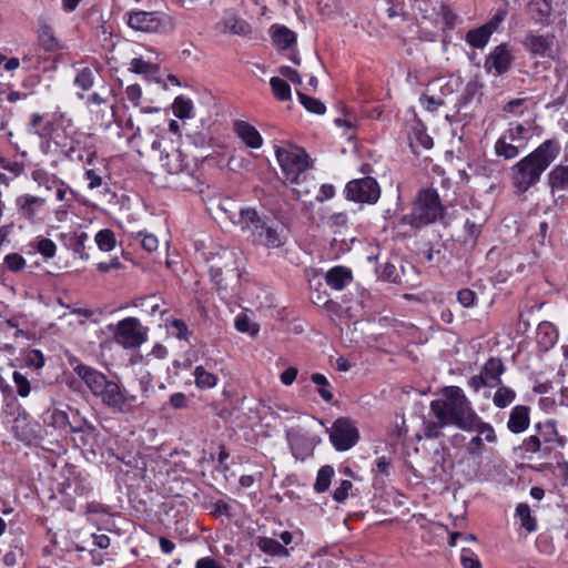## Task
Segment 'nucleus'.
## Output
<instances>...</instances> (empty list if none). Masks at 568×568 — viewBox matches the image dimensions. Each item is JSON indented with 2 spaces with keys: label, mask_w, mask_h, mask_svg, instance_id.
Instances as JSON below:
<instances>
[{
  "label": "nucleus",
  "mask_w": 568,
  "mask_h": 568,
  "mask_svg": "<svg viewBox=\"0 0 568 568\" xmlns=\"http://www.w3.org/2000/svg\"><path fill=\"white\" fill-rule=\"evenodd\" d=\"M561 151L557 139H547L534 151L521 158L509 170V179L515 193L523 195L535 187L544 173L557 160Z\"/></svg>",
  "instance_id": "nucleus-1"
},
{
  "label": "nucleus",
  "mask_w": 568,
  "mask_h": 568,
  "mask_svg": "<svg viewBox=\"0 0 568 568\" xmlns=\"http://www.w3.org/2000/svg\"><path fill=\"white\" fill-rule=\"evenodd\" d=\"M440 394L439 398L430 402V412L436 419L459 429L475 428L478 425L479 415L460 387L445 386Z\"/></svg>",
  "instance_id": "nucleus-2"
},
{
  "label": "nucleus",
  "mask_w": 568,
  "mask_h": 568,
  "mask_svg": "<svg viewBox=\"0 0 568 568\" xmlns=\"http://www.w3.org/2000/svg\"><path fill=\"white\" fill-rule=\"evenodd\" d=\"M73 371L87 385L92 395L100 398L102 404L114 413L125 414L133 409L135 397L126 396L120 385L109 379L102 372L82 363L73 366Z\"/></svg>",
  "instance_id": "nucleus-3"
},
{
  "label": "nucleus",
  "mask_w": 568,
  "mask_h": 568,
  "mask_svg": "<svg viewBox=\"0 0 568 568\" xmlns=\"http://www.w3.org/2000/svg\"><path fill=\"white\" fill-rule=\"evenodd\" d=\"M240 223L242 231L250 234L251 242L254 245L273 250L280 248L286 243L287 236L284 227L262 219L254 209H241Z\"/></svg>",
  "instance_id": "nucleus-4"
},
{
  "label": "nucleus",
  "mask_w": 568,
  "mask_h": 568,
  "mask_svg": "<svg viewBox=\"0 0 568 568\" xmlns=\"http://www.w3.org/2000/svg\"><path fill=\"white\" fill-rule=\"evenodd\" d=\"M534 434L525 437L516 448L521 455L548 457L557 447H564L566 439L560 436L555 419L538 422L532 427Z\"/></svg>",
  "instance_id": "nucleus-5"
},
{
  "label": "nucleus",
  "mask_w": 568,
  "mask_h": 568,
  "mask_svg": "<svg viewBox=\"0 0 568 568\" xmlns=\"http://www.w3.org/2000/svg\"><path fill=\"white\" fill-rule=\"evenodd\" d=\"M443 215V205L438 192L435 189H423L418 192L409 214L403 216L402 221L416 229L434 223Z\"/></svg>",
  "instance_id": "nucleus-6"
},
{
  "label": "nucleus",
  "mask_w": 568,
  "mask_h": 568,
  "mask_svg": "<svg viewBox=\"0 0 568 568\" xmlns=\"http://www.w3.org/2000/svg\"><path fill=\"white\" fill-rule=\"evenodd\" d=\"M126 24L134 31L171 34L176 27L172 16L163 11L131 10L125 13Z\"/></svg>",
  "instance_id": "nucleus-7"
},
{
  "label": "nucleus",
  "mask_w": 568,
  "mask_h": 568,
  "mask_svg": "<svg viewBox=\"0 0 568 568\" xmlns=\"http://www.w3.org/2000/svg\"><path fill=\"white\" fill-rule=\"evenodd\" d=\"M532 135V128L528 123L510 122L508 129L495 143V153L505 160L517 158L526 148Z\"/></svg>",
  "instance_id": "nucleus-8"
},
{
  "label": "nucleus",
  "mask_w": 568,
  "mask_h": 568,
  "mask_svg": "<svg viewBox=\"0 0 568 568\" xmlns=\"http://www.w3.org/2000/svg\"><path fill=\"white\" fill-rule=\"evenodd\" d=\"M275 154L286 181L291 184H300L301 176L310 166V158L305 150L290 145L277 148Z\"/></svg>",
  "instance_id": "nucleus-9"
},
{
  "label": "nucleus",
  "mask_w": 568,
  "mask_h": 568,
  "mask_svg": "<svg viewBox=\"0 0 568 568\" xmlns=\"http://www.w3.org/2000/svg\"><path fill=\"white\" fill-rule=\"evenodd\" d=\"M149 328L136 317H125L119 321L113 331L114 342L126 349L140 347L148 339Z\"/></svg>",
  "instance_id": "nucleus-10"
},
{
  "label": "nucleus",
  "mask_w": 568,
  "mask_h": 568,
  "mask_svg": "<svg viewBox=\"0 0 568 568\" xmlns=\"http://www.w3.org/2000/svg\"><path fill=\"white\" fill-rule=\"evenodd\" d=\"M346 197L357 203L375 204L381 196V187L372 176L349 181L345 187Z\"/></svg>",
  "instance_id": "nucleus-11"
},
{
  "label": "nucleus",
  "mask_w": 568,
  "mask_h": 568,
  "mask_svg": "<svg viewBox=\"0 0 568 568\" xmlns=\"http://www.w3.org/2000/svg\"><path fill=\"white\" fill-rule=\"evenodd\" d=\"M358 438V430L349 418L339 417L333 423L329 440L336 450H348L356 445Z\"/></svg>",
  "instance_id": "nucleus-12"
},
{
  "label": "nucleus",
  "mask_w": 568,
  "mask_h": 568,
  "mask_svg": "<svg viewBox=\"0 0 568 568\" xmlns=\"http://www.w3.org/2000/svg\"><path fill=\"white\" fill-rule=\"evenodd\" d=\"M211 277L221 288H226V278H239V267L236 265L235 253L231 250L223 248L217 260L211 265Z\"/></svg>",
  "instance_id": "nucleus-13"
},
{
  "label": "nucleus",
  "mask_w": 568,
  "mask_h": 568,
  "mask_svg": "<svg viewBox=\"0 0 568 568\" xmlns=\"http://www.w3.org/2000/svg\"><path fill=\"white\" fill-rule=\"evenodd\" d=\"M514 55L506 43L496 45L485 58L484 68L486 72L495 77L505 74L511 67Z\"/></svg>",
  "instance_id": "nucleus-14"
},
{
  "label": "nucleus",
  "mask_w": 568,
  "mask_h": 568,
  "mask_svg": "<svg viewBox=\"0 0 568 568\" xmlns=\"http://www.w3.org/2000/svg\"><path fill=\"white\" fill-rule=\"evenodd\" d=\"M465 432H475L476 435L470 438L466 445V452L470 456H479L485 448L484 443L495 444L497 443V434L491 424L486 423L479 416V423L475 428L464 429Z\"/></svg>",
  "instance_id": "nucleus-15"
},
{
  "label": "nucleus",
  "mask_w": 568,
  "mask_h": 568,
  "mask_svg": "<svg viewBox=\"0 0 568 568\" xmlns=\"http://www.w3.org/2000/svg\"><path fill=\"white\" fill-rule=\"evenodd\" d=\"M547 186L556 202L568 200V161L551 168L547 174Z\"/></svg>",
  "instance_id": "nucleus-16"
},
{
  "label": "nucleus",
  "mask_w": 568,
  "mask_h": 568,
  "mask_svg": "<svg viewBox=\"0 0 568 568\" xmlns=\"http://www.w3.org/2000/svg\"><path fill=\"white\" fill-rule=\"evenodd\" d=\"M47 200L29 193L19 195L16 199L18 214L24 220L36 223L42 220L41 215L45 210Z\"/></svg>",
  "instance_id": "nucleus-17"
},
{
  "label": "nucleus",
  "mask_w": 568,
  "mask_h": 568,
  "mask_svg": "<svg viewBox=\"0 0 568 568\" xmlns=\"http://www.w3.org/2000/svg\"><path fill=\"white\" fill-rule=\"evenodd\" d=\"M286 438L293 456L296 459L305 460L311 457L316 446V440L301 429L292 428L286 433Z\"/></svg>",
  "instance_id": "nucleus-18"
},
{
  "label": "nucleus",
  "mask_w": 568,
  "mask_h": 568,
  "mask_svg": "<svg viewBox=\"0 0 568 568\" xmlns=\"http://www.w3.org/2000/svg\"><path fill=\"white\" fill-rule=\"evenodd\" d=\"M554 43V36L538 34L534 31L526 33L523 40V45L532 54L537 57H546L551 51Z\"/></svg>",
  "instance_id": "nucleus-19"
},
{
  "label": "nucleus",
  "mask_w": 568,
  "mask_h": 568,
  "mask_svg": "<svg viewBox=\"0 0 568 568\" xmlns=\"http://www.w3.org/2000/svg\"><path fill=\"white\" fill-rule=\"evenodd\" d=\"M233 130L239 139L251 149H260L263 145V138L255 126L243 120L233 123Z\"/></svg>",
  "instance_id": "nucleus-20"
},
{
  "label": "nucleus",
  "mask_w": 568,
  "mask_h": 568,
  "mask_svg": "<svg viewBox=\"0 0 568 568\" xmlns=\"http://www.w3.org/2000/svg\"><path fill=\"white\" fill-rule=\"evenodd\" d=\"M530 425V407L517 405L513 407L507 420V429L513 434H521Z\"/></svg>",
  "instance_id": "nucleus-21"
},
{
  "label": "nucleus",
  "mask_w": 568,
  "mask_h": 568,
  "mask_svg": "<svg viewBox=\"0 0 568 568\" xmlns=\"http://www.w3.org/2000/svg\"><path fill=\"white\" fill-rule=\"evenodd\" d=\"M34 181L39 184H44L47 190H55V199L61 202V204H67L73 202L74 191L62 180L52 175L51 178L45 176L44 181H40L37 175H33Z\"/></svg>",
  "instance_id": "nucleus-22"
},
{
  "label": "nucleus",
  "mask_w": 568,
  "mask_h": 568,
  "mask_svg": "<svg viewBox=\"0 0 568 568\" xmlns=\"http://www.w3.org/2000/svg\"><path fill=\"white\" fill-rule=\"evenodd\" d=\"M527 12L535 23L548 26L552 12L551 0H529Z\"/></svg>",
  "instance_id": "nucleus-23"
},
{
  "label": "nucleus",
  "mask_w": 568,
  "mask_h": 568,
  "mask_svg": "<svg viewBox=\"0 0 568 568\" xmlns=\"http://www.w3.org/2000/svg\"><path fill=\"white\" fill-rule=\"evenodd\" d=\"M558 337V329L552 323L544 321L538 325L536 339L540 351L548 352L556 345Z\"/></svg>",
  "instance_id": "nucleus-24"
},
{
  "label": "nucleus",
  "mask_w": 568,
  "mask_h": 568,
  "mask_svg": "<svg viewBox=\"0 0 568 568\" xmlns=\"http://www.w3.org/2000/svg\"><path fill=\"white\" fill-rule=\"evenodd\" d=\"M161 166L169 174H180L184 172L189 174V168L185 162V158L178 149H173L170 153L161 154Z\"/></svg>",
  "instance_id": "nucleus-25"
},
{
  "label": "nucleus",
  "mask_w": 568,
  "mask_h": 568,
  "mask_svg": "<svg viewBox=\"0 0 568 568\" xmlns=\"http://www.w3.org/2000/svg\"><path fill=\"white\" fill-rule=\"evenodd\" d=\"M224 32H229L234 36H248L252 32L251 24L236 16L235 13H226L222 20Z\"/></svg>",
  "instance_id": "nucleus-26"
},
{
  "label": "nucleus",
  "mask_w": 568,
  "mask_h": 568,
  "mask_svg": "<svg viewBox=\"0 0 568 568\" xmlns=\"http://www.w3.org/2000/svg\"><path fill=\"white\" fill-rule=\"evenodd\" d=\"M325 281L333 290L341 291L352 281V272L347 267L335 266L327 271Z\"/></svg>",
  "instance_id": "nucleus-27"
},
{
  "label": "nucleus",
  "mask_w": 568,
  "mask_h": 568,
  "mask_svg": "<svg viewBox=\"0 0 568 568\" xmlns=\"http://www.w3.org/2000/svg\"><path fill=\"white\" fill-rule=\"evenodd\" d=\"M38 41L48 52L57 51L60 48L52 27L44 20H39Z\"/></svg>",
  "instance_id": "nucleus-28"
},
{
  "label": "nucleus",
  "mask_w": 568,
  "mask_h": 568,
  "mask_svg": "<svg viewBox=\"0 0 568 568\" xmlns=\"http://www.w3.org/2000/svg\"><path fill=\"white\" fill-rule=\"evenodd\" d=\"M53 131V123L44 119L40 113H32L28 124V132L36 134L41 139H48Z\"/></svg>",
  "instance_id": "nucleus-29"
},
{
  "label": "nucleus",
  "mask_w": 568,
  "mask_h": 568,
  "mask_svg": "<svg viewBox=\"0 0 568 568\" xmlns=\"http://www.w3.org/2000/svg\"><path fill=\"white\" fill-rule=\"evenodd\" d=\"M257 548L270 556L274 557H288L287 548L274 538L258 536L256 538Z\"/></svg>",
  "instance_id": "nucleus-30"
},
{
  "label": "nucleus",
  "mask_w": 568,
  "mask_h": 568,
  "mask_svg": "<svg viewBox=\"0 0 568 568\" xmlns=\"http://www.w3.org/2000/svg\"><path fill=\"white\" fill-rule=\"evenodd\" d=\"M272 39L280 50H286L296 42V33L285 26H273Z\"/></svg>",
  "instance_id": "nucleus-31"
},
{
  "label": "nucleus",
  "mask_w": 568,
  "mask_h": 568,
  "mask_svg": "<svg viewBox=\"0 0 568 568\" xmlns=\"http://www.w3.org/2000/svg\"><path fill=\"white\" fill-rule=\"evenodd\" d=\"M491 34L493 33L490 32L489 27L483 24L478 28L467 31L465 41L471 48L483 50L489 42Z\"/></svg>",
  "instance_id": "nucleus-32"
},
{
  "label": "nucleus",
  "mask_w": 568,
  "mask_h": 568,
  "mask_svg": "<svg viewBox=\"0 0 568 568\" xmlns=\"http://www.w3.org/2000/svg\"><path fill=\"white\" fill-rule=\"evenodd\" d=\"M480 372L484 374V376L490 384H494V386H496L501 384L500 376L505 372V366L500 358L490 357L485 363Z\"/></svg>",
  "instance_id": "nucleus-33"
},
{
  "label": "nucleus",
  "mask_w": 568,
  "mask_h": 568,
  "mask_svg": "<svg viewBox=\"0 0 568 568\" xmlns=\"http://www.w3.org/2000/svg\"><path fill=\"white\" fill-rule=\"evenodd\" d=\"M98 72V68L95 70L90 67L79 69L73 80L74 87L83 92L90 91L95 83V73Z\"/></svg>",
  "instance_id": "nucleus-34"
},
{
  "label": "nucleus",
  "mask_w": 568,
  "mask_h": 568,
  "mask_svg": "<svg viewBox=\"0 0 568 568\" xmlns=\"http://www.w3.org/2000/svg\"><path fill=\"white\" fill-rule=\"evenodd\" d=\"M129 70L133 73L152 78L159 73L160 67L158 62L144 60L143 58H134L130 62Z\"/></svg>",
  "instance_id": "nucleus-35"
},
{
  "label": "nucleus",
  "mask_w": 568,
  "mask_h": 568,
  "mask_svg": "<svg viewBox=\"0 0 568 568\" xmlns=\"http://www.w3.org/2000/svg\"><path fill=\"white\" fill-rule=\"evenodd\" d=\"M194 383L199 389L213 388L217 384V376L209 372L204 366L197 365L193 372Z\"/></svg>",
  "instance_id": "nucleus-36"
},
{
  "label": "nucleus",
  "mask_w": 568,
  "mask_h": 568,
  "mask_svg": "<svg viewBox=\"0 0 568 568\" xmlns=\"http://www.w3.org/2000/svg\"><path fill=\"white\" fill-rule=\"evenodd\" d=\"M497 386L498 388L494 394L493 403L498 408H506L516 399V392L513 388L503 385V383Z\"/></svg>",
  "instance_id": "nucleus-37"
},
{
  "label": "nucleus",
  "mask_w": 568,
  "mask_h": 568,
  "mask_svg": "<svg viewBox=\"0 0 568 568\" xmlns=\"http://www.w3.org/2000/svg\"><path fill=\"white\" fill-rule=\"evenodd\" d=\"M516 516L520 520V526L528 532L537 530V520L531 516L530 508L527 504L521 503L516 507Z\"/></svg>",
  "instance_id": "nucleus-38"
},
{
  "label": "nucleus",
  "mask_w": 568,
  "mask_h": 568,
  "mask_svg": "<svg viewBox=\"0 0 568 568\" xmlns=\"http://www.w3.org/2000/svg\"><path fill=\"white\" fill-rule=\"evenodd\" d=\"M333 476L334 468L331 465L321 467L317 471L314 490L316 493H325L329 488Z\"/></svg>",
  "instance_id": "nucleus-39"
},
{
  "label": "nucleus",
  "mask_w": 568,
  "mask_h": 568,
  "mask_svg": "<svg viewBox=\"0 0 568 568\" xmlns=\"http://www.w3.org/2000/svg\"><path fill=\"white\" fill-rule=\"evenodd\" d=\"M270 85L272 89L273 94L275 98L280 101H288L291 100L292 93H291V87L290 84L278 77H273L270 80Z\"/></svg>",
  "instance_id": "nucleus-40"
},
{
  "label": "nucleus",
  "mask_w": 568,
  "mask_h": 568,
  "mask_svg": "<svg viewBox=\"0 0 568 568\" xmlns=\"http://www.w3.org/2000/svg\"><path fill=\"white\" fill-rule=\"evenodd\" d=\"M94 241L98 247L103 252L112 251L116 244L114 232L110 229L100 230L95 234Z\"/></svg>",
  "instance_id": "nucleus-41"
},
{
  "label": "nucleus",
  "mask_w": 568,
  "mask_h": 568,
  "mask_svg": "<svg viewBox=\"0 0 568 568\" xmlns=\"http://www.w3.org/2000/svg\"><path fill=\"white\" fill-rule=\"evenodd\" d=\"M30 246H33L45 260L54 257L57 253V244L48 237H37Z\"/></svg>",
  "instance_id": "nucleus-42"
},
{
  "label": "nucleus",
  "mask_w": 568,
  "mask_h": 568,
  "mask_svg": "<svg viewBox=\"0 0 568 568\" xmlns=\"http://www.w3.org/2000/svg\"><path fill=\"white\" fill-rule=\"evenodd\" d=\"M311 381L318 386L317 393L321 398L327 403H331L334 395L331 390V384L328 379L323 374L314 373L311 376Z\"/></svg>",
  "instance_id": "nucleus-43"
},
{
  "label": "nucleus",
  "mask_w": 568,
  "mask_h": 568,
  "mask_svg": "<svg viewBox=\"0 0 568 568\" xmlns=\"http://www.w3.org/2000/svg\"><path fill=\"white\" fill-rule=\"evenodd\" d=\"M235 328L241 333L248 334L250 336H256L260 332V325L243 313L235 317Z\"/></svg>",
  "instance_id": "nucleus-44"
},
{
  "label": "nucleus",
  "mask_w": 568,
  "mask_h": 568,
  "mask_svg": "<svg viewBox=\"0 0 568 568\" xmlns=\"http://www.w3.org/2000/svg\"><path fill=\"white\" fill-rule=\"evenodd\" d=\"M173 113L179 119H189L192 116L193 103L185 97H178L173 102Z\"/></svg>",
  "instance_id": "nucleus-45"
},
{
  "label": "nucleus",
  "mask_w": 568,
  "mask_h": 568,
  "mask_svg": "<svg viewBox=\"0 0 568 568\" xmlns=\"http://www.w3.org/2000/svg\"><path fill=\"white\" fill-rule=\"evenodd\" d=\"M13 429L17 438L22 442H30L34 437V433L28 423L27 416L16 418Z\"/></svg>",
  "instance_id": "nucleus-46"
},
{
  "label": "nucleus",
  "mask_w": 568,
  "mask_h": 568,
  "mask_svg": "<svg viewBox=\"0 0 568 568\" xmlns=\"http://www.w3.org/2000/svg\"><path fill=\"white\" fill-rule=\"evenodd\" d=\"M301 104L308 111L315 114H324L326 108L318 99L306 95L305 93L297 92Z\"/></svg>",
  "instance_id": "nucleus-47"
},
{
  "label": "nucleus",
  "mask_w": 568,
  "mask_h": 568,
  "mask_svg": "<svg viewBox=\"0 0 568 568\" xmlns=\"http://www.w3.org/2000/svg\"><path fill=\"white\" fill-rule=\"evenodd\" d=\"M446 426H449V425L444 424V422L442 419L425 420L424 422V436L428 439H437L443 435L442 429Z\"/></svg>",
  "instance_id": "nucleus-48"
},
{
  "label": "nucleus",
  "mask_w": 568,
  "mask_h": 568,
  "mask_svg": "<svg viewBox=\"0 0 568 568\" xmlns=\"http://www.w3.org/2000/svg\"><path fill=\"white\" fill-rule=\"evenodd\" d=\"M133 236L136 241L141 243L142 247L149 253L156 251L159 247V240L152 233L141 231Z\"/></svg>",
  "instance_id": "nucleus-49"
},
{
  "label": "nucleus",
  "mask_w": 568,
  "mask_h": 568,
  "mask_svg": "<svg viewBox=\"0 0 568 568\" xmlns=\"http://www.w3.org/2000/svg\"><path fill=\"white\" fill-rule=\"evenodd\" d=\"M6 267L14 273L21 272L26 267V260L19 253H9L4 256Z\"/></svg>",
  "instance_id": "nucleus-50"
},
{
  "label": "nucleus",
  "mask_w": 568,
  "mask_h": 568,
  "mask_svg": "<svg viewBox=\"0 0 568 568\" xmlns=\"http://www.w3.org/2000/svg\"><path fill=\"white\" fill-rule=\"evenodd\" d=\"M12 379H13V383L16 385L17 393L19 396L27 397L30 395L31 384H30L29 379L23 374L16 371V372H13Z\"/></svg>",
  "instance_id": "nucleus-51"
},
{
  "label": "nucleus",
  "mask_w": 568,
  "mask_h": 568,
  "mask_svg": "<svg viewBox=\"0 0 568 568\" xmlns=\"http://www.w3.org/2000/svg\"><path fill=\"white\" fill-rule=\"evenodd\" d=\"M297 187L294 189V192L297 194L298 199H302L303 196L310 195L315 191L316 184L314 182V179L307 180V175L303 174L300 179V184H296Z\"/></svg>",
  "instance_id": "nucleus-52"
},
{
  "label": "nucleus",
  "mask_w": 568,
  "mask_h": 568,
  "mask_svg": "<svg viewBox=\"0 0 568 568\" xmlns=\"http://www.w3.org/2000/svg\"><path fill=\"white\" fill-rule=\"evenodd\" d=\"M134 306L142 307L149 315H155L156 313L163 314L160 310V304L156 302L154 296L144 297L134 303Z\"/></svg>",
  "instance_id": "nucleus-53"
},
{
  "label": "nucleus",
  "mask_w": 568,
  "mask_h": 568,
  "mask_svg": "<svg viewBox=\"0 0 568 568\" xmlns=\"http://www.w3.org/2000/svg\"><path fill=\"white\" fill-rule=\"evenodd\" d=\"M379 276L388 282L396 283L399 281V274L397 268L392 263H385L378 267Z\"/></svg>",
  "instance_id": "nucleus-54"
},
{
  "label": "nucleus",
  "mask_w": 568,
  "mask_h": 568,
  "mask_svg": "<svg viewBox=\"0 0 568 568\" xmlns=\"http://www.w3.org/2000/svg\"><path fill=\"white\" fill-rule=\"evenodd\" d=\"M353 484L351 480H342L339 486L335 488L333 493V499L337 503H343L347 499L349 495V490L352 489Z\"/></svg>",
  "instance_id": "nucleus-55"
},
{
  "label": "nucleus",
  "mask_w": 568,
  "mask_h": 568,
  "mask_svg": "<svg viewBox=\"0 0 568 568\" xmlns=\"http://www.w3.org/2000/svg\"><path fill=\"white\" fill-rule=\"evenodd\" d=\"M50 419H51V425L54 428L63 429L70 424L68 414L64 410H60V409H54L51 413Z\"/></svg>",
  "instance_id": "nucleus-56"
},
{
  "label": "nucleus",
  "mask_w": 568,
  "mask_h": 568,
  "mask_svg": "<svg viewBox=\"0 0 568 568\" xmlns=\"http://www.w3.org/2000/svg\"><path fill=\"white\" fill-rule=\"evenodd\" d=\"M457 300L464 307H471L476 304V293L469 288H463L457 293Z\"/></svg>",
  "instance_id": "nucleus-57"
},
{
  "label": "nucleus",
  "mask_w": 568,
  "mask_h": 568,
  "mask_svg": "<svg viewBox=\"0 0 568 568\" xmlns=\"http://www.w3.org/2000/svg\"><path fill=\"white\" fill-rule=\"evenodd\" d=\"M463 568H481V564L476 555L464 549L460 556Z\"/></svg>",
  "instance_id": "nucleus-58"
},
{
  "label": "nucleus",
  "mask_w": 568,
  "mask_h": 568,
  "mask_svg": "<svg viewBox=\"0 0 568 568\" xmlns=\"http://www.w3.org/2000/svg\"><path fill=\"white\" fill-rule=\"evenodd\" d=\"M88 239H89L88 234L85 232H81L80 234H78L75 236L74 244H73L74 253L80 254L81 258H84V260L89 258V255L87 253H84L85 242L88 241Z\"/></svg>",
  "instance_id": "nucleus-59"
},
{
  "label": "nucleus",
  "mask_w": 568,
  "mask_h": 568,
  "mask_svg": "<svg viewBox=\"0 0 568 568\" xmlns=\"http://www.w3.org/2000/svg\"><path fill=\"white\" fill-rule=\"evenodd\" d=\"M125 97L134 106H138L142 98L141 87L139 84L128 85L125 89Z\"/></svg>",
  "instance_id": "nucleus-60"
},
{
  "label": "nucleus",
  "mask_w": 568,
  "mask_h": 568,
  "mask_svg": "<svg viewBox=\"0 0 568 568\" xmlns=\"http://www.w3.org/2000/svg\"><path fill=\"white\" fill-rule=\"evenodd\" d=\"M278 73L295 84L302 83V78H301L300 73L295 69H293L288 65L280 67Z\"/></svg>",
  "instance_id": "nucleus-61"
},
{
  "label": "nucleus",
  "mask_w": 568,
  "mask_h": 568,
  "mask_svg": "<svg viewBox=\"0 0 568 568\" xmlns=\"http://www.w3.org/2000/svg\"><path fill=\"white\" fill-rule=\"evenodd\" d=\"M468 385L470 388L474 389V392H478L479 389H481L485 386H489V387L494 386V384H490L486 379V377L484 376V374L481 372L478 375L471 376L468 381Z\"/></svg>",
  "instance_id": "nucleus-62"
},
{
  "label": "nucleus",
  "mask_w": 568,
  "mask_h": 568,
  "mask_svg": "<svg viewBox=\"0 0 568 568\" xmlns=\"http://www.w3.org/2000/svg\"><path fill=\"white\" fill-rule=\"evenodd\" d=\"M170 405L174 409H183L189 405V398L184 393L178 392L170 396Z\"/></svg>",
  "instance_id": "nucleus-63"
},
{
  "label": "nucleus",
  "mask_w": 568,
  "mask_h": 568,
  "mask_svg": "<svg viewBox=\"0 0 568 568\" xmlns=\"http://www.w3.org/2000/svg\"><path fill=\"white\" fill-rule=\"evenodd\" d=\"M507 16V11L505 9H498L493 18L485 23L484 26L489 27L491 33L499 27V24L505 20Z\"/></svg>",
  "instance_id": "nucleus-64"
}]
</instances>
